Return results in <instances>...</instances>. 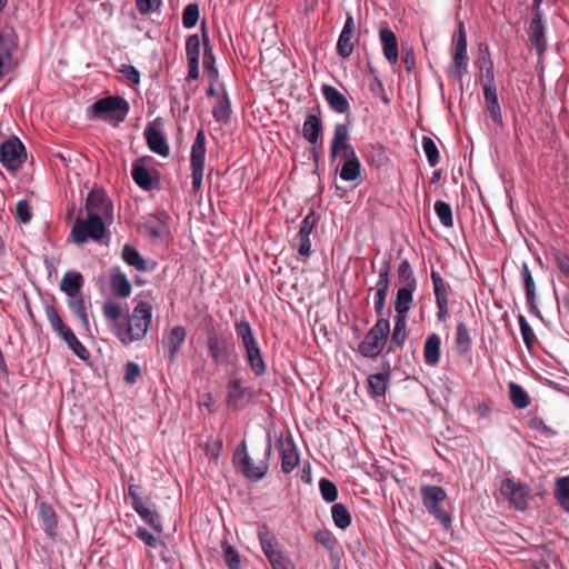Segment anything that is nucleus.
<instances>
[{
  "instance_id": "nucleus-23",
  "label": "nucleus",
  "mask_w": 569,
  "mask_h": 569,
  "mask_svg": "<svg viewBox=\"0 0 569 569\" xmlns=\"http://www.w3.org/2000/svg\"><path fill=\"white\" fill-rule=\"evenodd\" d=\"M417 290V286H400L397 289L395 299H393V309L396 311V316L407 317L411 309V305L413 302V295Z\"/></svg>"
},
{
  "instance_id": "nucleus-29",
  "label": "nucleus",
  "mask_w": 569,
  "mask_h": 569,
  "mask_svg": "<svg viewBox=\"0 0 569 569\" xmlns=\"http://www.w3.org/2000/svg\"><path fill=\"white\" fill-rule=\"evenodd\" d=\"M482 90L486 109L489 112L492 121L498 126H503L502 112L498 100L497 87L483 88Z\"/></svg>"
},
{
  "instance_id": "nucleus-41",
  "label": "nucleus",
  "mask_w": 569,
  "mask_h": 569,
  "mask_svg": "<svg viewBox=\"0 0 569 569\" xmlns=\"http://www.w3.org/2000/svg\"><path fill=\"white\" fill-rule=\"evenodd\" d=\"M430 278L432 281L436 303L448 302V291L450 289L449 283L433 268L431 269Z\"/></svg>"
},
{
  "instance_id": "nucleus-31",
  "label": "nucleus",
  "mask_w": 569,
  "mask_h": 569,
  "mask_svg": "<svg viewBox=\"0 0 569 569\" xmlns=\"http://www.w3.org/2000/svg\"><path fill=\"white\" fill-rule=\"evenodd\" d=\"M330 516L336 528L340 530L348 529L352 523V515L347 505L336 502L330 508Z\"/></svg>"
},
{
  "instance_id": "nucleus-58",
  "label": "nucleus",
  "mask_w": 569,
  "mask_h": 569,
  "mask_svg": "<svg viewBox=\"0 0 569 569\" xmlns=\"http://www.w3.org/2000/svg\"><path fill=\"white\" fill-rule=\"evenodd\" d=\"M259 539L266 557L268 559L274 557V553L279 551L277 540L262 531L259 532Z\"/></svg>"
},
{
  "instance_id": "nucleus-18",
  "label": "nucleus",
  "mask_w": 569,
  "mask_h": 569,
  "mask_svg": "<svg viewBox=\"0 0 569 569\" xmlns=\"http://www.w3.org/2000/svg\"><path fill=\"white\" fill-rule=\"evenodd\" d=\"M187 338V330L182 326H174L166 333L162 338V346L168 351V359L170 362L177 360L180 348L184 343Z\"/></svg>"
},
{
  "instance_id": "nucleus-16",
  "label": "nucleus",
  "mask_w": 569,
  "mask_h": 569,
  "mask_svg": "<svg viewBox=\"0 0 569 569\" xmlns=\"http://www.w3.org/2000/svg\"><path fill=\"white\" fill-rule=\"evenodd\" d=\"M207 347L214 365L228 366L230 363V349L223 336L214 332L208 335Z\"/></svg>"
},
{
  "instance_id": "nucleus-13",
  "label": "nucleus",
  "mask_w": 569,
  "mask_h": 569,
  "mask_svg": "<svg viewBox=\"0 0 569 569\" xmlns=\"http://www.w3.org/2000/svg\"><path fill=\"white\" fill-rule=\"evenodd\" d=\"M281 456V470L284 473L291 472L299 463L300 457L298 449L289 433H281L276 442Z\"/></svg>"
},
{
  "instance_id": "nucleus-17",
  "label": "nucleus",
  "mask_w": 569,
  "mask_h": 569,
  "mask_svg": "<svg viewBox=\"0 0 569 569\" xmlns=\"http://www.w3.org/2000/svg\"><path fill=\"white\" fill-rule=\"evenodd\" d=\"M479 58L476 62V66L480 69V81L483 88H495L497 87L495 80V64L491 59L489 48L487 44H480L479 47Z\"/></svg>"
},
{
  "instance_id": "nucleus-36",
  "label": "nucleus",
  "mask_w": 569,
  "mask_h": 569,
  "mask_svg": "<svg viewBox=\"0 0 569 569\" xmlns=\"http://www.w3.org/2000/svg\"><path fill=\"white\" fill-rule=\"evenodd\" d=\"M456 345H457V353L460 357H466L472 347V341L469 335V329L465 322H458L456 329Z\"/></svg>"
},
{
  "instance_id": "nucleus-45",
  "label": "nucleus",
  "mask_w": 569,
  "mask_h": 569,
  "mask_svg": "<svg viewBox=\"0 0 569 569\" xmlns=\"http://www.w3.org/2000/svg\"><path fill=\"white\" fill-rule=\"evenodd\" d=\"M68 298H69L68 307H69L70 311L74 316H77V318L80 320V322L86 328H88L89 319H88L87 308H86V303H84V299H83L82 295L80 293L77 296H69Z\"/></svg>"
},
{
  "instance_id": "nucleus-32",
  "label": "nucleus",
  "mask_w": 569,
  "mask_h": 569,
  "mask_svg": "<svg viewBox=\"0 0 569 569\" xmlns=\"http://www.w3.org/2000/svg\"><path fill=\"white\" fill-rule=\"evenodd\" d=\"M83 277L80 272L77 271H68L63 274L60 282V290L69 296L80 295L81 288L83 286Z\"/></svg>"
},
{
  "instance_id": "nucleus-54",
  "label": "nucleus",
  "mask_w": 569,
  "mask_h": 569,
  "mask_svg": "<svg viewBox=\"0 0 569 569\" xmlns=\"http://www.w3.org/2000/svg\"><path fill=\"white\" fill-rule=\"evenodd\" d=\"M186 53L188 62L197 61L200 59V38L198 34H191L186 41Z\"/></svg>"
},
{
  "instance_id": "nucleus-39",
  "label": "nucleus",
  "mask_w": 569,
  "mask_h": 569,
  "mask_svg": "<svg viewBox=\"0 0 569 569\" xmlns=\"http://www.w3.org/2000/svg\"><path fill=\"white\" fill-rule=\"evenodd\" d=\"M231 102L227 92L217 98L212 116L217 122L227 123L230 120Z\"/></svg>"
},
{
  "instance_id": "nucleus-30",
  "label": "nucleus",
  "mask_w": 569,
  "mask_h": 569,
  "mask_svg": "<svg viewBox=\"0 0 569 569\" xmlns=\"http://www.w3.org/2000/svg\"><path fill=\"white\" fill-rule=\"evenodd\" d=\"M407 317H395L393 330L391 333V340L388 346L387 353H392L397 348H401L407 340Z\"/></svg>"
},
{
  "instance_id": "nucleus-50",
  "label": "nucleus",
  "mask_w": 569,
  "mask_h": 569,
  "mask_svg": "<svg viewBox=\"0 0 569 569\" xmlns=\"http://www.w3.org/2000/svg\"><path fill=\"white\" fill-rule=\"evenodd\" d=\"M520 277H521V282H522L523 290H525L526 299L537 296L536 283H535L532 273H531L527 262H522Z\"/></svg>"
},
{
  "instance_id": "nucleus-63",
  "label": "nucleus",
  "mask_w": 569,
  "mask_h": 569,
  "mask_svg": "<svg viewBox=\"0 0 569 569\" xmlns=\"http://www.w3.org/2000/svg\"><path fill=\"white\" fill-rule=\"evenodd\" d=\"M137 10L141 14H148L159 9L161 0H134Z\"/></svg>"
},
{
  "instance_id": "nucleus-12",
  "label": "nucleus",
  "mask_w": 569,
  "mask_h": 569,
  "mask_svg": "<svg viewBox=\"0 0 569 569\" xmlns=\"http://www.w3.org/2000/svg\"><path fill=\"white\" fill-rule=\"evenodd\" d=\"M140 487L137 485H129L128 495L132 499V508L140 516V518L152 527L156 531H162L161 519L158 512L147 507L142 498L140 497Z\"/></svg>"
},
{
  "instance_id": "nucleus-21",
  "label": "nucleus",
  "mask_w": 569,
  "mask_h": 569,
  "mask_svg": "<svg viewBox=\"0 0 569 569\" xmlns=\"http://www.w3.org/2000/svg\"><path fill=\"white\" fill-rule=\"evenodd\" d=\"M379 39L387 61L390 64L397 63L399 59V48L396 33L389 27L385 26L379 30Z\"/></svg>"
},
{
  "instance_id": "nucleus-56",
  "label": "nucleus",
  "mask_w": 569,
  "mask_h": 569,
  "mask_svg": "<svg viewBox=\"0 0 569 569\" xmlns=\"http://www.w3.org/2000/svg\"><path fill=\"white\" fill-rule=\"evenodd\" d=\"M199 20V7L197 3H189L182 12V24L186 29L193 28Z\"/></svg>"
},
{
  "instance_id": "nucleus-40",
  "label": "nucleus",
  "mask_w": 569,
  "mask_h": 569,
  "mask_svg": "<svg viewBox=\"0 0 569 569\" xmlns=\"http://www.w3.org/2000/svg\"><path fill=\"white\" fill-rule=\"evenodd\" d=\"M391 261H392V254L390 252L385 253L381 267L378 271V281L373 288L369 289L370 291H372L373 289L389 290L390 274H391V270H392Z\"/></svg>"
},
{
  "instance_id": "nucleus-6",
  "label": "nucleus",
  "mask_w": 569,
  "mask_h": 569,
  "mask_svg": "<svg viewBox=\"0 0 569 569\" xmlns=\"http://www.w3.org/2000/svg\"><path fill=\"white\" fill-rule=\"evenodd\" d=\"M420 495L422 505L428 512L442 526L443 529L448 530L452 526V518L447 512L441 503L447 499V491L437 485H423L420 487Z\"/></svg>"
},
{
  "instance_id": "nucleus-26",
  "label": "nucleus",
  "mask_w": 569,
  "mask_h": 569,
  "mask_svg": "<svg viewBox=\"0 0 569 569\" xmlns=\"http://www.w3.org/2000/svg\"><path fill=\"white\" fill-rule=\"evenodd\" d=\"M441 358V338L438 333L427 336L423 343V359L426 365L435 367Z\"/></svg>"
},
{
  "instance_id": "nucleus-1",
  "label": "nucleus",
  "mask_w": 569,
  "mask_h": 569,
  "mask_svg": "<svg viewBox=\"0 0 569 569\" xmlns=\"http://www.w3.org/2000/svg\"><path fill=\"white\" fill-rule=\"evenodd\" d=\"M151 319V305L148 301H140L124 321L114 325V335L124 346L142 340L148 332Z\"/></svg>"
},
{
  "instance_id": "nucleus-14",
  "label": "nucleus",
  "mask_w": 569,
  "mask_h": 569,
  "mask_svg": "<svg viewBox=\"0 0 569 569\" xmlns=\"http://www.w3.org/2000/svg\"><path fill=\"white\" fill-rule=\"evenodd\" d=\"M227 388V403L233 409L243 408L254 396L252 388L246 386L241 379L230 380Z\"/></svg>"
},
{
  "instance_id": "nucleus-5",
  "label": "nucleus",
  "mask_w": 569,
  "mask_h": 569,
  "mask_svg": "<svg viewBox=\"0 0 569 569\" xmlns=\"http://www.w3.org/2000/svg\"><path fill=\"white\" fill-rule=\"evenodd\" d=\"M390 336V320L377 319L363 340L358 345V352L367 359H376L383 351Z\"/></svg>"
},
{
  "instance_id": "nucleus-55",
  "label": "nucleus",
  "mask_w": 569,
  "mask_h": 569,
  "mask_svg": "<svg viewBox=\"0 0 569 569\" xmlns=\"http://www.w3.org/2000/svg\"><path fill=\"white\" fill-rule=\"evenodd\" d=\"M339 497L337 485L329 478L322 477V500L328 503H336Z\"/></svg>"
},
{
  "instance_id": "nucleus-24",
  "label": "nucleus",
  "mask_w": 569,
  "mask_h": 569,
  "mask_svg": "<svg viewBox=\"0 0 569 569\" xmlns=\"http://www.w3.org/2000/svg\"><path fill=\"white\" fill-rule=\"evenodd\" d=\"M144 137L147 144L152 152L161 157H167L169 154L170 149L167 140L161 130L158 129L154 124L149 123L147 126L144 129Z\"/></svg>"
},
{
  "instance_id": "nucleus-20",
  "label": "nucleus",
  "mask_w": 569,
  "mask_h": 569,
  "mask_svg": "<svg viewBox=\"0 0 569 569\" xmlns=\"http://www.w3.org/2000/svg\"><path fill=\"white\" fill-rule=\"evenodd\" d=\"M340 159L341 164L337 167L340 179L347 182H356L357 180L361 181V163L356 152L340 157Z\"/></svg>"
},
{
  "instance_id": "nucleus-43",
  "label": "nucleus",
  "mask_w": 569,
  "mask_h": 569,
  "mask_svg": "<svg viewBox=\"0 0 569 569\" xmlns=\"http://www.w3.org/2000/svg\"><path fill=\"white\" fill-rule=\"evenodd\" d=\"M39 517L44 532L50 537L56 536L57 517L52 507L46 503H41L39 509Z\"/></svg>"
},
{
  "instance_id": "nucleus-48",
  "label": "nucleus",
  "mask_w": 569,
  "mask_h": 569,
  "mask_svg": "<svg viewBox=\"0 0 569 569\" xmlns=\"http://www.w3.org/2000/svg\"><path fill=\"white\" fill-rule=\"evenodd\" d=\"M398 280L401 286H418L410 261L406 258L401 260L397 269Z\"/></svg>"
},
{
  "instance_id": "nucleus-35",
  "label": "nucleus",
  "mask_w": 569,
  "mask_h": 569,
  "mask_svg": "<svg viewBox=\"0 0 569 569\" xmlns=\"http://www.w3.org/2000/svg\"><path fill=\"white\" fill-rule=\"evenodd\" d=\"M508 389L510 402L516 409H525L530 405V396L522 386L510 381Z\"/></svg>"
},
{
  "instance_id": "nucleus-49",
  "label": "nucleus",
  "mask_w": 569,
  "mask_h": 569,
  "mask_svg": "<svg viewBox=\"0 0 569 569\" xmlns=\"http://www.w3.org/2000/svg\"><path fill=\"white\" fill-rule=\"evenodd\" d=\"M421 147L430 167H436L439 163V150L432 138L423 136Z\"/></svg>"
},
{
  "instance_id": "nucleus-42",
  "label": "nucleus",
  "mask_w": 569,
  "mask_h": 569,
  "mask_svg": "<svg viewBox=\"0 0 569 569\" xmlns=\"http://www.w3.org/2000/svg\"><path fill=\"white\" fill-rule=\"evenodd\" d=\"M59 337L68 345L73 353L81 360H87L90 356L88 349L79 341L73 331L68 328L59 335Z\"/></svg>"
},
{
  "instance_id": "nucleus-47",
  "label": "nucleus",
  "mask_w": 569,
  "mask_h": 569,
  "mask_svg": "<svg viewBox=\"0 0 569 569\" xmlns=\"http://www.w3.org/2000/svg\"><path fill=\"white\" fill-rule=\"evenodd\" d=\"M303 137L310 142L316 143L320 134V118L310 114L303 123Z\"/></svg>"
},
{
  "instance_id": "nucleus-33",
  "label": "nucleus",
  "mask_w": 569,
  "mask_h": 569,
  "mask_svg": "<svg viewBox=\"0 0 569 569\" xmlns=\"http://www.w3.org/2000/svg\"><path fill=\"white\" fill-rule=\"evenodd\" d=\"M110 288L118 298H128L131 295L132 287L127 276L121 271L112 272L110 276Z\"/></svg>"
},
{
  "instance_id": "nucleus-2",
  "label": "nucleus",
  "mask_w": 569,
  "mask_h": 569,
  "mask_svg": "<svg viewBox=\"0 0 569 569\" xmlns=\"http://www.w3.org/2000/svg\"><path fill=\"white\" fill-rule=\"evenodd\" d=\"M129 111V102L123 97L108 96L91 104L88 116L90 119L103 120L117 127L126 120Z\"/></svg>"
},
{
  "instance_id": "nucleus-4",
  "label": "nucleus",
  "mask_w": 569,
  "mask_h": 569,
  "mask_svg": "<svg viewBox=\"0 0 569 569\" xmlns=\"http://www.w3.org/2000/svg\"><path fill=\"white\" fill-rule=\"evenodd\" d=\"M272 450L271 442L269 441L263 451V459L254 461L253 458L247 452L246 441L243 440L234 451L233 463L236 468L251 481L261 480L268 472L267 460L270 458Z\"/></svg>"
},
{
  "instance_id": "nucleus-11",
  "label": "nucleus",
  "mask_w": 569,
  "mask_h": 569,
  "mask_svg": "<svg viewBox=\"0 0 569 569\" xmlns=\"http://www.w3.org/2000/svg\"><path fill=\"white\" fill-rule=\"evenodd\" d=\"M391 377V365L389 360L383 357L380 370L369 375L367 379V391L372 399L385 397Z\"/></svg>"
},
{
  "instance_id": "nucleus-44",
  "label": "nucleus",
  "mask_w": 569,
  "mask_h": 569,
  "mask_svg": "<svg viewBox=\"0 0 569 569\" xmlns=\"http://www.w3.org/2000/svg\"><path fill=\"white\" fill-rule=\"evenodd\" d=\"M121 256H122L123 261L127 264L136 268L137 270H139V271L148 270L146 260L141 257V254L134 247H132L130 244H124L122 248Z\"/></svg>"
},
{
  "instance_id": "nucleus-22",
  "label": "nucleus",
  "mask_w": 569,
  "mask_h": 569,
  "mask_svg": "<svg viewBox=\"0 0 569 569\" xmlns=\"http://www.w3.org/2000/svg\"><path fill=\"white\" fill-rule=\"evenodd\" d=\"M86 209L87 213H112L113 206L103 190L96 189L88 193Z\"/></svg>"
},
{
  "instance_id": "nucleus-27",
  "label": "nucleus",
  "mask_w": 569,
  "mask_h": 569,
  "mask_svg": "<svg viewBox=\"0 0 569 569\" xmlns=\"http://www.w3.org/2000/svg\"><path fill=\"white\" fill-rule=\"evenodd\" d=\"M146 159L139 158L132 163L131 176L133 181L146 191H149L154 186V180L146 167Z\"/></svg>"
},
{
  "instance_id": "nucleus-3",
  "label": "nucleus",
  "mask_w": 569,
  "mask_h": 569,
  "mask_svg": "<svg viewBox=\"0 0 569 569\" xmlns=\"http://www.w3.org/2000/svg\"><path fill=\"white\" fill-rule=\"evenodd\" d=\"M449 52L451 62L448 66V72L455 82L461 83L469 66L467 31L463 21L458 22L457 31L453 33L450 42Z\"/></svg>"
},
{
  "instance_id": "nucleus-57",
  "label": "nucleus",
  "mask_w": 569,
  "mask_h": 569,
  "mask_svg": "<svg viewBox=\"0 0 569 569\" xmlns=\"http://www.w3.org/2000/svg\"><path fill=\"white\" fill-rule=\"evenodd\" d=\"M353 34L340 32L337 41V51L340 57L349 58L353 52V43L351 41Z\"/></svg>"
},
{
  "instance_id": "nucleus-64",
  "label": "nucleus",
  "mask_w": 569,
  "mask_h": 569,
  "mask_svg": "<svg viewBox=\"0 0 569 569\" xmlns=\"http://www.w3.org/2000/svg\"><path fill=\"white\" fill-rule=\"evenodd\" d=\"M369 89L373 96L379 97L385 103H389V99L386 96L385 86L377 76H375L369 83Z\"/></svg>"
},
{
  "instance_id": "nucleus-60",
  "label": "nucleus",
  "mask_w": 569,
  "mask_h": 569,
  "mask_svg": "<svg viewBox=\"0 0 569 569\" xmlns=\"http://www.w3.org/2000/svg\"><path fill=\"white\" fill-rule=\"evenodd\" d=\"M103 316L116 323L122 315L121 307L114 301H106L102 307Z\"/></svg>"
},
{
  "instance_id": "nucleus-10",
  "label": "nucleus",
  "mask_w": 569,
  "mask_h": 569,
  "mask_svg": "<svg viewBox=\"0 0 569 569\" xmlns=\"http://www.w3.org/2000/svg\"><path fill=\"white\" fill-rule=\"evenodd\" d=\"M501 492L509 502L519 511L528 509V497L530 490L527 485L516 481L512 478H506L501 482Z\"/></svg>"
},
{
  "instance_id": "nucleus-53",
  "label": "nucleus",
  "mask_w": 569,
  "mask_h": 569,
  "mask_svg": "<svg viewBox=\"0 0 569 569\" xmlns=\"http://www.w3.org/2000/svg\"><path fill=\"white\" fill-rule=\"evenodd\" d=\"M224 561L229 569L240 568V556L238 551L227 541L221 542Z\"/></svg>"
},
{
  "instance_id": "nucleus-8",
  "label": "nucleus",
  "mask_w": 569,
  "mask_h": 569,
  "mask_svg": "<svg viewBox=\"0 0 569 569\" xmlns=\"http://www.w3.org/2000/svg\"><path fill=\"white\" fill-rule=\"evenodd\" d=\"M204 160H206V138L202 130L197 132V136L191 146V177H192V189L194 191L200 190L202 186L204 174Z\"/></svg>"
},
{
  "instance_id": "nucleus-19",
  "label": "nucleus",
  "mask_w": 569,
  "mask_h": 569,
  "mask_svg": "<svg viewBox=\"0 0 569 569\" xmlns=\"http://www.w3.org/2000/svg\"><path fill=\"white\" fill-rule=\"evenodd\" d=\"M529 40L536 48L537 53L542 56L547 50L546 27L542 14L537 11L529 24Z\"/></svg>"
},
{
  "instance_id": "nucleus-34",
  "label": "nucleus",
  "mask_w": 569,
  "mask_h": 569,
  "mask_svg": "<svg viewBox=\"0 0 569 569\" xmlns=\"http://www.w3.org/2000/svg\"><path fill=\"white\" fill-rule=\"evenodd\" d=\"M553 495L560 508L569 513V475L556 478Z\"/></svg>"
},
{
  "instance_id": "nucleus-62",
  "label": "nucleus",
  "mask_w": 569,
  "mask_h": 569,
  "mask_svg": "<svg viewBox=\"0 0 569 569\" xmlns=\"http://www.w3.org/2000/svg\"><path fill=\"white\" fill-rule=\"evenodd\" d=\"M268 560L273 569H293L292 562L280 550Z\"/></svg>"
},
{
  "instance_id": "nucleus-37",
  "label": "nucleus",
  "mask_w": 569,
  "mask_h": 569,
  "mask_svg": "<svg viewBox=\"0 0 569 569\" xmlns=\"http://www.w3.org/2000/svg\"><path fill=\"white\" fill-rule=\"evenodd\" d=\"M244 351H246V358L248 360L251 371L257 377L264 375L267 366L263 360L262 352L260 350L259 345L248 348Z\"/></svg>"
},
{
  "instance_id": "nucleus-52",
  "label": "nucleus",
  "mask_w": 569,
  "mask_h": 569,
  "mask_svg": "<svg viewBox=\"0 0 569 569\" xmlns=\"http://www.w3.org/2000/svg\"><path fill=\"white\" fill-rule=\"evenodd\" d=\"M46 316L52 330L59 336L69 327L63 322L58 310L53 306L46 307Z\"/></svg>"
},
{
  "instance_id": "nucleus-25",
  "label": "nucleus",
  "mask_w": 569,
  "mask_h": 569,
  "mask_svg": "<svg viewBox=\"0 0 569 569\" xmlns=\"http://www.w3.org/2000/svg\"><path fill=\"white\" fill-rule=\"evenodd\" d=\"M322 96L329 107L337 113H346L349 111L350 103L348 98L341 93L337 88L328 84H322Z\"/></svg>"
},
{
  "instance_id": "nucleus-15",
  "label": "nucleus",
  "mask_w": 569,
  "mask_h": 569,
  "mask_svg": "<svg viewBox=\"0 0 569 569\" xmlns=\"http://www.w3.org/2000/svg\"><path fill=\"white\" fill-rule=\"evenodd\" d=\"M350 131L346 123H337L330 146V157L335 160L343 156L352 154L355 148L349 143Z\"/></svg>"
},
{
  "instance_id": "nucleus-61",
  "label": "nucleus",
  "mask_w": 569,
  "mask_h": 569,
  "mask_svg": "<svg viewBox=\"0 0 569 569\" xmlns=\"http://www.w3.org/2000/svg\"><path fill=\"white\" fill-rule=\"evenodd\" d=\"M119 71L126 77L131 86L140 83V72L136 67L131 64H122Z\"/></svg>"
},
{
  "instance_id": "nucleus-59",
  "label": "nucleus",
  "mask_w": 569,
  "mask_h": 569,
  "mask_svg": "<svg viewBox=\"0 0 569 569\" xmlns=\"http://www.w3.org/2000/svg\"><path fill=\"white\" fill-rule=\"evenodd\" d=\"M551 256L558 269L569 279V254L560 249L553 248Z\"/></svg>"
},
{
  "instance_id": "nucleus-51",
  "label": "nucleus",
  "mask_w": 569,
  "mask_h": 569,
  "mask_svg": "<svg viewBox=\"0 0 569 569\" xmlns=\"http://www.w3.org/2000/svg\"><path fill=\"white\" fill-rule=\"evenodd\" d=\"M12 52L10 46L3 40L0 34V79L4 77L11 67Z\"/></svg>"
},
{
  "instance_id": "nucleus-28",
  "label": "nucleus",
  "mask_w": 569,
  "mask_h": 569,
  "mask_svg": "<svg viewBox=\"0 0 569 569\" xmlns=\"http://www.w3.org/2000/svg\"><path fill=\"white\" fill-rule=\"evenodd\" d=\"M140 232L152 239H161L168 234V228L164 220L159 216H148L146 221L139 227Z\"/></svg>"
},
{
  "instance_id": "nucleus-7",
  "label": "nucleus",
  "mask_w": 569,
  "mask_h": 569,
  "mask_svg": "<svg viewBox=\"0 0 569 569\" xmlns=\"http://www.w3.org/2000/svg\"><path fill=\"white\" fill-rule=\"evenodd\" d=\"M107 236V228L101 216H78L71 228V238L81 246L88 241L100 242Z\"/></svg>"
},
{
  "instance_id": "nucleus-9",
  "label": "nucleus",
  "mask_w": 569,
  "mask_h": 569,
  "mask_svg": "<svg viewBox=\"0 0 569 569\" xmlns=\"http://www.w3.org/2000/svg\"><path fill=\"white\" fill-rule=\"evenodd\" d=\"M27 159L23 143L12 137L0 146V163L9 171L18 170Z\"/></svg>"
},
{
  "instance_id": "nucleus-46",
  "label": "nucleus",
  "mask_w": 569,
  "mask_h": 569,
  "mask_svg": "<svg viewBox=\"0 0 569 569\" xmlns=\"http://www.w3.org/2000/svg\"><path fill=\"white\" fill-rule=\"evenodd\" d=\"M517 320L519 323V329H520V333H521L523 343H525L526 348L528 349V351L531 352L533 349V345L537 341L536 333H535L533 329L531 328V326L529 325V322L527 321V318L522 313H519L517 316Z\"/></svg>"
},
{
  "instance_id": "nucleus-38",
  "label": "nucleus",
  "mask_w": 569,
  "mask_h": 569,
  "mask_svg": "<svg viewBox=\"0 0 569 569\" xmlns=\"http://www.w3.org/2000/svg\"><path fill=\"white\" fill-rule=\"evenodd\" d=\"M234 329H236L237 336L241 340V343H242V347L244 348V350L258 345V341L253 335L252 328L246 318H242L241 320L236 321Z\"/></svg>"
}]
</instances>
